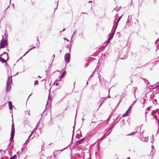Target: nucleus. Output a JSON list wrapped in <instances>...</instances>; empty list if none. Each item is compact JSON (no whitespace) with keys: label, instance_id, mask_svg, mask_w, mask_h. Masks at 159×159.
<instances>
[{"label":"nucleus","instance_id":"obj_1","mask_svg":"<svg viewBox=\"0 0 159 159\" xmlns=\"http://www.w3.org/2000/svg\"><path fill=\"white\" fill-rule=\"evenodd\" d=\"M12 82V77L9 76L7 82V86L6 87V91L8 92H9L11 89V84Z\"/></svg>","mask_w":159,"mask_h":159},{"label":"nucleus","instance_id":"obj_2","mask_svg":"<svg viewBox=\"0 0 159 159\" xmlns=\"http://www.w3.org/2000/svg\"><path fill=\"white\" fill-rule=\"evenodd\" d=\"M11 130V138L10 139V140L12 141L14 138L15 133V128L14 124H12V125Z\"/></svg>","mask_w":159,"mask_h":159},{"label":"nucleus","instance_id":"obj_3","mask_svg":"<svg viewBox=\"0 0 159 159\" xmlns=\"http://www.w3.org/2000/svg\"><path fill=\"white\" fill-rule=\"evenodd\" d=\"M65 59L66 62H69L70 60V54L69 53L66 54L65 56Z\"/></svg>","mask_w":159,"mask_h":159},{"label":"nucleus","instance_id":"obj_4","mask_svg":"<svg viewBox=\"0 0 159 159\" xmlns=\"http://www.w3.org/2000/svg\"><path fill=\"white\" fill-rule=\"evenodd\" d=\"M6 43V41L5 40H3L1 41V44H0V48H4L5 47Z\"/></svg>","mask_w":159,"mask_h":159},{"label":"nucleus","instance_id":"obj_5","mask_svg":"<svg viewBox=\"0 0 159 159\" xmlns=\"http://www.w3.org/2000/svg\"><path fill=\"white\" fill-rule=\"evenodd\" d=\"M2 57H3V58L7 60L8 59V56L7 53V52H4L3 54L1 55Z\"/></svg>","mask_w":159,"mask_h":159},{"label":"nucleus","instance_id":"obj_6","mask_svg":"<svg viewBox=\"0 0 159 159\" xmlns=\"http://www.w3.org/2000/svg\"><path fill=\"white\" fill-rule=\"evenodd\" d=\"M9 109L10 110H11L12 109V102L11 101H9L8 102Z\"/></svg>","mask_w":159,"mask_h":159},{"label":"nucleus","instance_id":"obj_7","mask_svg":"<svg viewBox=\"0 0 159 159\" xmlns=\"http://www.w3.org/2000/svg\"><path fill=\"white\" fill-rule=\"evenodd\" d=\"M113 36V34H110L108 39L107 40V42H110V41L112 39Z\"/></svg>","mask_w":159,"mask_h":159},{"label":"nucleus","instance_id":"obj_8","mask_svg":"<svg viewBox=\"0 0 159 159\" xmlns=\"http://www.w3.org/2000/svg\"><path fill=\"white\" fill-rule=\"evenodd\" d=\"M7 60L3 58V57H0V61L3 63L6 62V61Z\"/></svg>","mask_w":159,"mask_h":159},{"label":"nucleus","instance_id":"obj_9","mask_svg":"<svg viewBox=\"0 0 159 159\" xmlns=\"http://www.w3.org/2000/svg\"><path fill=\"white\" fill-rule=\"evenodd\" d=\"M65 73H66V70H65V71L63 72V73L60 76L59 78L60 79H61V78H62L63 77L64 74H65Z\"/></svg>","mask_w":159,"mask_h":159},{"label":"nucleus","instance_id":"obj_10","mask_svg":"<svg viewBox=\"0 0 159 159\" xmlns=\"http://www.w3.org/2000/svg\"><path fill=\"white\" fill-rule=\"evenodd\" d=\"M16 157H17V156H16V155H15L13 157H11L10 159H16Z\"/></svg>","mask_w":159,"mask_h":159},{"label":"nucleus","instance_id":"obj_11","mask_svg":"<svg viewBox=\"0 0 159 159\" xmlns=\"http://www.w3.org/2000/svg\"><path fill=\"white\" fill-rule=\"evenodd\" d=\"M35 48L34 47L32 48H30V49L28 51H27L25 53V54L23 56H24L26 54H27L33 48Z\"/></svg>","mask_w":159,"mask_h":159},{"label":"nucleus","instance_id":"obj_12","mask_svg":"<svg viewBox=\"0 0 159 159\" xmlns=\"http://www.w3.org/2000/svg\"><path fill=\"white\" fill-rule=\"evenodd\" d=\"M83 159H90L89 157H88L87 158L85 156H84L83 157Z\"/></svg>","mask_w":159,"mask_h":159},{"label":"nucleus","instance_id":"obj_13","mask_svg":"<svg viewBox=\"0 0 159 159\" xmlns=\"http://www.w3.org/2000/svg\"><path fill=\"white\" fill-rule=\"evenodd\" d=\"M83 141L82 139H81L80 140H78L77 142V143H78L79 144H80L81 143V142H82Z\"/></svg>","mask_w":159,"mask_h":159},{"label":"nucleus","instance_id":"obj_14","mask_svg":"<svg viewBox=\"0 0 159 159\" xmlns=\"http://www.w3.org/2000/svg\"><path fill=\"white\" fill-rule=\"evenodd\" d=\"M38 84V81L37 80H36L34 82V85Z\"/></svg>","mask_w":159,"mask_h":159},{"label":"nucleus","instance_id":"obj_15","mask_svg":"<svg viewBox=\"0 0 159 159\" xmlns=\"http://www.w3.org/2000/svg\"><path fill=\"white\" fill-rule=\"evenodd\" d=\"M96 122V121L95 120H93V119L92 120L91 123H95Z\"/></svg>","mask_w":159,"mask_h":159},{"label":"nucleus","instance_id":"obj_16","mask_svg":"<svg viewBox=\"0 0 159 159\" xmlns=\"http://www.w3.org/2000/svg\"><path fill=\"white\" fill-rule=\"evenodd\" d=\"M127 116V115L126 113H125L123 115L124 116Z\"/></svg>","mask_w":159,"mask_h":159},{"label":"nucleus","instance_id":"obj_17","mask_svg":"<svg viewBox=\"0 0 159 159\" xmlns=\"http://www.w3.org/2000/svg\"><path fill=\"white\" fill-rule=\"evenodd\" d=\"M55 85L56 86H57L59 85V84L58 83H56L55 84Z\"/></svg>","mask_w":159,"mask_h":159},{"label":"nucleus","instance_id":"obj_18","mask_svg":"<svg viewBox=\"0 0 159 159\" xmlns=\"http://www.w3.org/2000/svg\"><path fill=\"white\" fill-rule=\"evenodd\" d=\"M27 112H28V115H30V111H28Z\"/></svg>","mask_w":159,"mask_h":159},{"label":"nucleus","instance_id":"obj_19","mask_svg":"<svg viewBox=\"0 0 159 159\" xmlns=\"http://www.w3.org/2000/svg\"><path fill=\"white\" fill-rule=\"evenodd\" d=\"M70 11V13L72 14V11L71 10H70L69 11Z\"/></svg>","mask_w":159,"mask_h":159},{"label":"nucleus","instance_id":"obj_20","mask_svg":"<svg viewBox=\"0 0 159 159\" xmlns=\"http://www.w3.org/2000/svg\"><path fill=\"white\" fill-rule=\"evenodd\" d=\"M129 109H128L127 111H126V112H125V113L127 114V113H128V111H129Z\"/></svg>","mask_w":159,"mask_h":159},{"label":"nucleus","instance_id":"obj_21","mask_svg":"<svg viewBox=\"0 0 159 159\" xmlns=\"http://www.w3.org/2000/svg\"><path fill=\"white\" fill-rule=\"evenodd\" d=\"M136 132H134V133H133L132 134H130V135H132V134H134L135 133H136Z\"/></svg>","mask_w":159,"mask_h":159},{"label":"nucleus","instance_id":"obj_22","mask_svg":"<svg viewBox=\"0 0 159 159\" xmlns=\"http://www.w3.org/2000/svg\"><path fill=\"white\" fill-rule=\"evenodd\" d=\"M132 108V106H131L128 109H129V110Z\"/></svg>","mask_w":159,"mask_h":159},{"label":"nucleus","instance_id":"obj_23","mask_svg":"<svg viewBox=\"0 0 159 159\" xmlns=\"http://www.w3.org/2000/svg\"><path fill=\"white\" fill-rule=\"evenodd\" d=\"M120 19H119L118 20H117V22L119 21V20H120Z\"/></svg>","mask_w":159,"mask_h":159},{"label":"nucleus","instance_id":"obj_24","mask_svg":"<svg viewBox=\"0 0 159 159\" xmlns=\"http://www.w3.org/2000/svg\"><path fill=\"white\" fill-rule=\"evenodd\" d=\"M34 2H33V3H32V5H33V4H34Z\"/></svg>","mask_w":159,"mask_h":159},{"label":"nucleus","instance_id":"obj_25","mask_svg":"<svg viewBox=\"0 0 159 159\" xmlns=\"http://www.w3.org/2000/svg\"><path fill=\"white\" fill-rule=\"evenodd\" d=\"M129 158H129V157L127 158H128V159H129Z\"/></svg>","mask_w":159,"mask_h":159},{"label":"nucleus","instance_id":"obj_26","mask_svg":"<svg viewBox=\"0 0 159 159\" xmlns=\"http://www.w3.org/2000/svg\"><path fill=\"white\" fill-rule=\"evenodd\" d=\"M88 84V82H87V83H86V84Z\"/></svg>","mask_w":159,"mask_h":159},{"label":"nucleus","instance_id":"obj_27","mask_svg":"<svg viewBox=\"0 0 159 159\" xmlns=\"http://www.w3.org/2000/svg\"><path fill=\"white\" fill-rule=\"evenodd\" d=\"M82 13H84L83 12H82Z\"/></svg>","mask_w":159,"mask_h":159}]
</instances>
